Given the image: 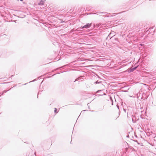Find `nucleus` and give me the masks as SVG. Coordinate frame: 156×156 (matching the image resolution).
<instances>
[{"label":"nucleus","instance_id":"nucleus-1","mask_svg":"<svg viewBox=\"0 0 156 156\" xmlns=\"http://www.w3.org/2000/svg\"><path fill=\"white\" fill-rule=\"evenodd\" d=\"M91 23H87L86 25H84V26H83V27H82V29L84 28H88L90 27H91Z\"/></svg>","mask_w":156,"mask_h":156},{"label":"nucleus","instance_id":"nucleus-2","mask_svg":"<svg viewBox=\"0 0 156 156\" xmlns=\"http://www.w3.org/2000/svg\"><path fill=\"white\" fill-rule=\"evenodd\" d=\"M45 1L46 0H41L40 3L38 4L39 5H43Z\"/></svg>","mask_w":156,"mask_h":156},{"label":"nucleus","instance_id":"nucleus-4","mask_svg":"<svg viewBox=\"0 0 156 156\" xmlns=\"http://www.w3.org/2000/svg\"><path fill=\"white\" fill-rule=\"evenodd\" d=\"M21 1H22L23 0H20Z\"/></svg>","mask_w":156,"mask_h":156},{"label":"nucleus","instance_id":"nucleus-3","mask_svg":"<svg viewBox=\"0 0 156 156\" xmlns=\"http://www.w3.org/2000/svg\"><path fill=\"white\" fill-rule=\"evenodd\" d=\"M55 109H54V112L55 113H57V109L56 108H55Z\"/></svg>","mask_w":156,"mask_h":156}]
</instances>
